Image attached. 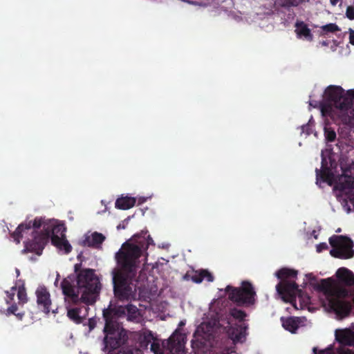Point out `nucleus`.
Returning <instances> with one entry per match:
<instances>
[{"label": "nucleus", "instance_id": "3", "mask_svg": "<svg viewBox=\"0 0 354 354\" xmlns=\"http://www.w3.org/2000/svg\"><path fill=\"white\" fill-rule=\"evenodd\" d=\"M62 292L66 299L74 304L82 302L86 305L93 304L100 290V284L94 270L84 269L77 275L76 285L73 286L68 279L62 282Z\"/></svg>", "mask_w": 354, "mask_h": 354}, {"label": "nucleus", "instance_id": "11", "mask_svg": "<svg viewBox=\"0 0 354 354\" xmlns=\"http://www.w3.org/2000/svg\"><path fill=\"white\" fill-rule=\"evenodd\" d=\"M276 289L279 295H288L295 300L298 299L304 305L310 302L309 297L298 289L297 286L292 281L283 280L276 286Z\"/></svg>", "mask_w": 354, "mask_h": 354}, {"label": "nucleus", "instance_id": "34", "mask_svg": "<svg viewBox=\"0 0 354 354\" xmlns=\"http://www.w3.org/2000/svg\"><path fill=\"white\" fill-rule=\"evenodd\" d=\"M124 354H142V351L138 349L136 350H128L124 353Z\"/></svg>", "mask_w": 354, "mask_h": 354}, {"label": "nucleus", "instance_id": "17", "mask_svg": "<svg viewBox=\"0 0 354 354\" xmlns=\"http://www.w3.org/2000/svg\"><path fill=\"white\" fill-rule=\"evenodd\" d=\"M295 32L297 37L308 41L313 40V35L308 26L303 21H297L295 24Z\"/></svg>", "mask_w": 354, "mask_h": 354}, {"label": "nucleus", "instance_id": "15", "mask_svg": "<svg viewBox=\"0 0 354 354\" xmlns=\"http://www.w3.org/2000/svg\"><path fill=\"white\" fill-rule=\"evenodd\" d=\"M335 338L341 344L344 345H354V332L351 329H338L335 330Z\"/></svg>", "mask_w": 354, "mask_h": 354}, {"label": "nucleus", "instance_id": "26", "mask_svg": "<svg viewBox=\"0 0 354 354\" xmlns=\"http://www.w3.org/2000/svg\"><path fill=\"white\" fill-rule=\"evenodd\" d=\"M125 310L128 313V319L133 320L136 319L139 315L138 309L133 305H128L125 307Z\"/></svg>", "mask_w": 354, "mask_h": 354}, {"label": "nucleus", "instance_id": "37", "mask_svg": "<svg viewBox=\"0 0 354 354\" xmlns=\"http://www.w3.org/2000/svg\"><path fill=\"white\" fill-rule=\"evenodd\" d=\"M340 0H330V3L332 6H335Z\"/></svg>", "mask_w": 354, "mask_h": 354}, {"label": "nucleus", "instance_id": "27", "mask_svg": "<svg viewBox=\"0 0 354 354\" xmlns=\"http://www.w3.org/2000/svg\"><path fill=\"white\" fill-rule=\"evenodd\" d=\"M230 314L233 318L239 321H243L246 317V314L245 312L237 308L231 309Z\"/></svg>", "mask_w": 354, "mask_h": 354}, {"label": "nucleus", "instance_id": "32", "mask_svg": "<svg viewBox=\"0 0 354 354\" xmlns=\"http://www.w3.org/2000/svg\"><path fill=\"white\" fill-rule=\"evenodd\" d=\"M339 354H354V351L346 348H341L338 351Z\"/></svg>", "mask_w": 354, "mask_h": 354}, {"label": "nucleus", "instance_id": "22", "mask_svg": "<svg viewBox=\"0 0 354 354\" xmlns=\"http://www.w3.org/2000/svg\"><path fill=\"white\" fill-rule=\"evenodd\" d=\"M68 317L75 323H80L86 317V313L82 314L81 308H68Z\"/></svg>", "mask_w": 354, "mask_h": 354}, {"label": "nucleus", "instance_id": "10", "mask_svg": "<svg viewBox=\"0 0 354 354\" xmlns=\"http://www.w3.org/2000/svg\"><path fill=\"white\" fill-rule=\"evenodd\" d=\"M256 292L250 282L244 281L239 288H233L229 298L241 305H252L255 302Z\"/></svg>", "mask_w": 354, "mask_h": 354}, {"label": "nucleus", "instance_id": "16", "mask_svg": "<svg viewBox=\"0 0 354 354\" xmlns=\"http://www.w3.org/2000/svg\"><path fill=\"white\" fill-rule=\"evenodd\" d=\"M106 237L104 234L95 232L86 236L84 244L94 248H100Z\"/></svg>", "mask_w": 354, "mask_h": 354}, {"label": "nucleus", "instance_id": "9", "mask_svg": "<svg viewBox=\"0 0 354 354\" xmlns=\"http://www.w3.org/2000/svg\"><path fill=\"white\" fill-rule=\"evenodd\" d=\"M333 247L330 254L336 258L349 259L353 257V243L351 239L343 236H333L329 239Z\"/></svg>", "mask_w": 354, "mask_h": 354}, {"label": "nucleus", "instance_id": "31", "mask_svg": "<svg viewBox=\"0 0 354 354\" xmlns=\"http://www.w3.org/2000/svg\"><path fill=\"white\" fill-rule=\"evenodd\" d=\"M346 16L350 20L354 19V7L353 6H348L346 11Z\"/></svg>", "mask_w": 354, "mask_h": 354}, {"label": "nucleus", "instance_id": "30", "mask_svg": "<svg viewBox=\"0 0 354 354\" xmlns=\"http://www.w3.org/2000/svg\"><path fill=\"white\" fill-rule=\"evenodd\" d=\"M325 136L328 141H334L336 138V133L333 130L330 129H325Z\"/></svg>", "mask_w": 354, "mask_h": 354}, {"label": "nucleus", "instance_id": "33", "mask_svg": "<svg viewBox=\"0 0 354 354\" xmlns=\"http://www.w3.org/2000/svg\"><path fill=\"white\" fill-rule=\"evenodd\" d=\"M349 42L354 45V30L349 29Z\"/></svg>", "mask_w": 354, "mask_h": 354}, {"label": "nucleus", "instance_id": "4", "mask_svg": "<svg viewBox=\"0 0 354 354\" xmlns=\"http://www.w3.org/2000/svg\"><path fill=\"white\" fill-rule=\"evenodd\" d=\"M42 226V218H35L33 221H30L21 223L18 226L12 234L17 243L24 239L25 248L23 252H36L42 250L47 242V234L35 236L37 230Z\"/></svg>", "mask_w": 354, "mask_h": 354}, {"label": "nucleus", "instance_id": "18", "mask_svg": "<svg viewBox=\"0 0 354 354\" xmlns=\"http://www.w3.org/2000/svg\"><path fill=\"white\" fill-rule=\"evenodd\" d=\"M336 276L346 285L354 286V274L348 269L345 268H339L336 272Z\"/></svg>", "mask_w": 354, "mask_h": 354}, {"label": "nucleus", "instance_id": "19", "mask_svg": "<svg viewBox=\"0 0 354 354\" xmlns=\"http://www.w3.org/2000/svg\"><path fill=\"white\" fill-rule=\"evenodd\" d=\"M227 333L234 342H240L245 337V332L240 326L235 328L232 326H227Z\"/></svg>", "mask_w": 354, "mask_h": 354}, {"label": "nucleus", "instance_id": "6", "mask_svg": "<svg viewBox=\"0 0 354 354\" xmlns=\"http://www.w3.org/2000/svg\"><path fill=\"white\" fill-rule=\"evenodd\" d=\"M43 230L45 232L42 234H47V240L48 239L49 233L51 230L52 243L59 248L60 250H64L65 253H68L71 250V245L66 239L64 232L66 227L63 224L57 223L56 221L52 220L44 221L42 219Z\"/></svg>", "mask_w": 354, "mask_h": 354}, {"label": "nucleus", "instance_id": "43", "mask_svg": "<svg viewBox=\"0 0 354 354\" xmlns=\"http://www.w3.org/2000/svg\"><path fill=\"white\" fill-rule=\"evenodd\" d=\"M319 176V173H318V171L317 170V177L318 178Z\"/></svg>", "mask_w": 354, "mask_h": 354}, {"label": "nucleus", "instance_id": "7", "mask_svg": "<svg viewBox=\"0 0 354 354\" xmlns=\"http://www.w3.org/2000/svg\"><path fill=\"white\" fill-rule=\"evenodd\" d=\"M103 315L106 320L104 328V332L106 333L104 339V348L105 349H115L120 346L122 337L124 335V331L107 313L104 311Z\"/></svg>", "mask_w": 354, "mask_h": 354}, {"label": "nucleus", "instance_id": "38", "mask_svg": "<svg viewBox=\"0 0 354 354\" xmlns=\"http://www.w3.org/2000/svg\"><path fill=\"white\" fill-rule=\"evenodd\" d=\"M185 324V320H182L179 322L178 327L180 328Z\"/></svg>", "mask_w": 354, "mask_h": 354}, {"label": "nucleus", "instance_id": "41", "mask_svg": "<svg viewBox=\"0 0 354 354\" xmlns=\"http://www.w3.org/2000/svg\"><path fill=\"white\" fill-rule=\"evenodd\" d=\"M231 288H231L230 286H227V287H226V290H227V291H228V290H229L230 289H231Z\"/></svg>", "mask_w": 354, "mask_h": 354}, {"label": "nucleus", "instance_id": "5", "mask_svg": "<svg viewBox=\"0 0 354 354\" xmlns=\"http://www.w3.org/2000/svg\"><path fill=\"white\" fill-rule=\"evenodd\" d=\"M216 323L203 322L196 328L192 341V348L205 353L213 346L214 332Z\"/></svg>", "mask_w": 354, "mask_h": 354}, {"label": "nucleus", "instance_id": "23", "mask_svg": "<svg viewBox=\"0 0 354 354\" xmlns=\"http://www.w3.org/2000/svg\"><path fill=\"white\" fill-rule=\"evenodd\" d=\"M203 280H207L209 282L214 281L213 275L206 270H202L198 272V276H194L193 281L197 283L202 282Z\"/></svg>", "mask_w": 354, "mask_h": 354}, {"label": "nucleus", "instance_id": "13", "mask_svg": "<svg viewBox=\"0 0 354 354\" xmlns=\"http://www.w3.org/2000/svg\"><path fill=\"white\" fill-rule=\"evenodd\" d=\"M185 335L176 329L167 341V348L171 354H184Z\"/></svg>", "mask_w": 354, "mask_h": 354}, {"label": "nucleus", "instance_id": "42", "mask_svg": "<svg viewBox=\"0 0 354 354\" xmlns=\"http://www.w3.org/2000/svg\"><path fill=\"white\" fill-rule=\"evenodd\" d=\"M17 275L19 274V271L18 270H16Z\"/></svg>", "mask_w": 354, "mask_h": 354}, {"label": "nucleus", "instance_id": "28", "mask_svg": "<svg viewBox=\"0 0 354 354\" xmlns=\"http://www.w3.org/2000/svg\"><path fill=\"white\" fill-rule=\"evenodd\" d=\"M17 297L19 303L24 304L27 302L28 297L24 286H20L17 291Z\"/></svg>", "mask_w": 354, "mask_h": 354}, {"label": "nucleus", "instance_id": "24", "mask_svg": "<svg viewBox=\"0 0 354 354\" xmlns=\"http://www.w3.org/2000/svg\"><path fill=\"white\" fill-rule=\"evenodd\" d=\"M305 0H276L275 4L281 7L297 6Z\"/></svg>", "mask_w": 354, "mask_h": 354}, {"label": "nucleus", "instance_id": "36", "mask_svg": "<svg viewBox=\"0 0 354 354\" xmlns=\"http://www.w3.org/2000/svg\"><path fill=\"white\" fill-rule=\"evenodd\" d=\"M326 248V244L319 245L317 247V250L318 252H320L322 249H325Z\"/></svg>", "mask_w": 354, "mask_h": 354}, {"label": "nucleus", "instance_id": "21", "mask_svg": "<svg viewBox=\"0 0 354 354\" xmlns=\"http://www.w3.org/2000/svg\"><path fill=\"white\" fill-rule=\"evenodd\" d=\"M136 203V199L132 197H122L115 202V207L121 209H128Z\"/></svg>", "mask_w": 354, "mask_h": 354}, {"label": "nucleus", "instance_id": "2", "mask_svg": "<svg viewBox=\"0 0 354 354\" xmlns=\"http://www.w3.org/2000/svg\"><path fill=\"white\" fill-rule=\"evenodd\" d=\"M319 299L324 310L335 315L337 319L348 317L353 304L348 299L350 291L334 279H323L318 285Z\"/></svg>", "mask_w": 354, "mask_h": 354}, {"label": "nucleus", "instance_id": "45", "mask_svg": "<svg viewBox=\"0 0 354 354\" xmlns=\"http://www.w3.org/2000/svg\"><path fill=\"white\" fill-rule=\"evenodd\" d=\"M84 310H85V311L86 312V311H87V310H88V308H84Z\"/></svg>", "mask_w": 354, "mask_h": 354}, {"label": "nucleus", "instance_id": "39", "mask_svg": "<svg viewBox=\"0 0 354 354\" xmlns=\"http://www.w3.org/2000/svg\"><path fill=\"white\" fill-rule=\"evenodd\" d=\"M78 267H79V265H78V264H76V265L75 266V271H76V272L77 271Z\"/></svg>", "mask_w": 354, "mask_h": 354}, {"label": "nucleus", "instance_id": "25", "mask_svg": "<svg viewBox=\"0 0 354 354\" xmlns=\"http://www.w3.org/2000/svg\"><path fill=\"white\" fill-rule=\"evenodd\" d=\"M297 275V272L292 270L287 269V268H282L280 270H279L277 272H276V276L279 279H285L287 277H295Z\"/></svg>", "mask_w": 354, "mask_h": 354}, {"label": "nucleus", "instance_id": "29", "mask_svg": "<svg viewBox=\"0 0 354 354\" xmlns=\"http://www.w3.org/2000/svg\"><path fill=\"white\" fill-rule=\"evenodd\" d=\"M322 29L324 32H334L339 30L337 26L335 24H329L322 26Z\"/></svg>", "mask_w": 354, "mask_h": 354}, {"label": "nucleus", "instance_id": "40", "mask_svg": "<svg viewBox=\"0 0 354 354\" xmlns=\"http://www.w3.org/2000/svg\"><path fill=\"white\" fill-rule=\"evenodd\" d=\"M313 351L315 354H317V348H313Z\"/></svg>", "mask_w": 354, "mask_h": 354}, {"label": "nucleus", "instance_id": "46", "mask_svg": "<svg viewBox=\"0 0 354 354\" xmlns=\"http://www.w3.org/2000/svg\"><path fill=\"white\" fill-rule=\"evenodd\" d=\"M323 353H324V351H321V352H320V354H323Z\"/></svg>", "mask_w": 354, "mask_h": 354}, {"label": "nucleus", "instance_id": "1", "mask_svg": "<svg viewBox=\"0 0 354 354\" xmlns=\"http://www.w3.org/2000/svg\"><path fill=\"white\" fill-rule=\"evenodd\" d=\"M151 244H153L152 238L147 232H142L123 243L115 253L118 267L112 271L113 283L115 294L122 299H129L133 295L130 281L136 273L140 263L138 259L142 251Z\"/></svg>", "mask_w": 354, "mask_h": 354}, {"label": "nucleus", "instance_id": "12", "mask_svg": "<svg viewBox=\"0 0 354 354\" xmlns=\"http://www.w3.org/2000/svg\"><path fill=\"white\" fill-rule=\"evenodd\" d=\"M36 302L38 308L45 314L55 312L52 309V300L50 293L47 288L43 285L39 286L35 290Z\"/></svg>", "mask_w": 354, "mask_h": 354}, {"label": "nucleus", "instance_id": "35", "mask_svg": "<svg viewBox=\"0 0 354 354\" xmlns=\"http://www.w3.org/2000/svg\"><path fill=\"white\" fill-rule=\"evenodd\" d=\"M17 310V306L13 305V306H10V308H8V312L9 313L15 314Z\"/></svg>", "mask_w": 354, "mask_h": 354}, {"label": "nucleus", "instance_id": "8", "mask_svg": "<svg viewBox=\"0 0 354 354\" xmlns=\"http://www.w3.org/2000/svg\"><path fill=\"white\" fill-rule=\"evenodd\" d=\"M325 96L339 110L347 111L354 97V90H348L344 93L340 86H329L325 91Z\"/></svg>", "mask_w": 354, "mask_h": 354}, {"label": "nucleus", "instance_id": "44", "mask_svg": "<svg viewBox=\"0 0 354 354\" xmlns=\"http://www.w3.org/2000/svg\"><path fill=\"white\" fill-rule=\"evenodd\" d=\"M341 231L340 228H339L337 230V232H339Z\"/></svg>", "mask_w": 354, "mask_h": 354}, {"label": "nucleus", "instance_id": "14", "mask_svg": "<svg viewBox=\"0 0 354 354\" xmlns=\"http://www.w3.org/2000/svg\"><path fill=\"white\" fill-rule=\"evenodd\" d=\"M138 341L143 348H147L150 344V349L154 354H164L160 352L159 341L154 338L151 332L149 330L141 331L139 333Z\"/></svg>", "mask_w": 354, "mask_h": 354}, {"label": "nucleus", "instance_id": "20", "mask_svg": "<svg viewBox=\"0 0 354 354\" xmlns=\"http://www.w3.org/2000/svg\"><path fill=\"white\" fill-rule=\"evenodd\" d=\"M283 327L291 333H295L299 328V320L295 317H288L281 319Z\"/></svg>", "mask_w": 354, "mask_h": 354}]
</instances>
